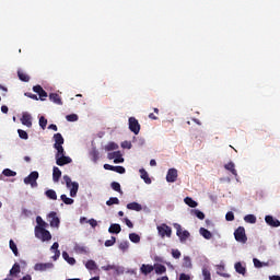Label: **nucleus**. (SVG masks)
Here are the masks:
<instances>
[{
  "mask_svg": "<svg viewBox=\"0 0 280 280\" xmlns=\"http://www.w3.org/2000/svg\"><path fill=\"white\" fill-rule=\"evenodd\" d=\"M33 91L34 93H37L39 97L36 94H32L30 92H26L24 95L26 97H30V100H35L36 102H38V100H40L42 102H45V100H47V92L43 89V86L34 85Z\"/></svg>",
  "mask_w": 280,
  "mask_h": 280,
  "instance_id": "1",
  "label": "nucleus"
},
{
  "mask_svg": "<svg viewBox=\"0 0 280 280\" xmlns=\"http://www.w3.org/2000/svg\"><path fill=\"white\" fill-rule=\"evenodd\" d=\"M54 148H55V150H57V153H56L55 158L65 155V148L62 147V144L54 147Z\"/></svg>",
  "mask_w": 280,
  "mask_h": 280,
  "instance_id": "42",
  "label": "nucleus"
},
{
  "mask_svg": "<svg viewBox=\"0 0 280 280\" xmlns=\"http://www.w3.org/2000/svg\"><path fill=\"white\" fill-rule=\"evenodd\" d=\"M224 168L228 170V172H231V174H233V176H237V170H235V163L230 162L224 165Z\"/></svg>",
  "mask_w": 280,
  "mask_h": 280,
  "instance_id": "26",
  "label": "nucleus"
},
{
  "mask_svg": "<svg viewBox=\"0 0 280 280\" xmlns=\"http://www.w3.org/2000/svg\"><path fill=\"white\" fill-rule=\"evenodd\" d=\"M62 257H63L65 261H67L68 264H70V266H75V258L70 257V256H69V253L62 252Z\"/></svg>",
  "mask_w": 280,
  "mask_h": 280,
  "instance_id": "27",
  "label": "nucleus"
},
{
  "mask_svg": "<svg viewBox=\"0 0 280 280\" xmlns=\"http://www.w3.org/2000/svg\"><path fill=\"white\" fill-rule=\"evenodd\" d=\"M139 172H140V177L143 178L144 183L147 185H151L152 184V179L148 175V171H145L144 168H141Z\"/></svg>",
  "mask_w": 280,
  "mask_h": 280,
  "instance_id": "22",
  "label": "nucleus"
},
{
  "mask_svg": "<svg viewBox=\"0 0 280 280\" xmlns=\"http://www.w3.org/2000/svg\"><path fill=\"white\" fill-rule=\"evenodd\" d=\"M74 252L78 255H88L89 254V248L84 245L75 244L74 245Z\"/></svg>",
  "mask_w": 280,
  "mask_h": 280,
  "instance_id": "16",
  "label": "nucleus"
},
{
  "mask_svg": "<svg viewBox=\"0 0 280 280\" xmlns=\"http://www.w3.org/2000/svg\"><path fill=\"white\" fill-rule=\"evenodd\" d=\"M51 268H54V264L51 262H45V264L39 262L35 265L34 270L39 272H45V270H49Z\"/></svg>",
  "mask_w": 280,
  "mask_h": 280,
  "instance_id": "14",
  "label": "nucleus"
},
{
  "mask_svg": "<svg viewBox=\"0 0 280 280\" xmlns=\"http://www.w3.org/2000/svg\"><path fill=\"white\" fill-rule=\"evenodd\" d=\"M21 124L26 128H32V114L24 112L22 114Z\"/></svg>",
  "mask_w": 280,
  "mask_h": 280,
  "instance_id": "13",
  "label": "nucleus"
},
{
  "mask_svg": "<svg viewBox=\"0 0 280 280\" xmlns=\"http://www.w3.org/2000/svg\"><path fill=\"white\" fill-rule=\"evenodd\" d=\"M88 270H97V264L94 260H88L85 264Z\"/></svg>",
  "mask_w": 280,
  "mask_h": 280,
  "instance_id": "39",
  "label": "nucleus"
},
{
  "mask_svg": "<svg viewBox=\"0 0 280 280\" xmlns=\"http://www.w3.org/2000/svg\"><path fill=\"white\" fill-rule=\"evenodd\" d=\"M118 248L122 253H126V250H128V248H130V243L128 241H122L119 243Z\"/></svg>",
  "mask_w": 280,
  "mask_h": 280,
  "instance_id": "34",
  "label": "nucleus"
},
{
  "mask_svg": "<svg viewBox=\"0 0 280 280\" xmlns=\"http://www.w3.org/2000/svg\"><path fill=\"white\" fill-rule=\"evenodd\" d=\"M185 205H187L188 207H191V209H196V207H198V202H196V200H192L191 197H186L184 199Z\"/></svg>",
  "mask_w": 280,
  "mask_h": 280,
  "instance_id": "29",
  "label": "nucleus"
},
{
  "mask_svg": "<svg viewBox=\"0 0 280 280\" xmlns=\"http://www.w3.org/2000/svg\"><path fill=\"white\" fill-rule=\"evenodd\" d=\"M117 242V238L115 236H112L110 240L105 241V246L108 248L110 246H115V243Z\"/></svg>",
  "mask_w": 280,
  "mask_h": 280,
  "instance_id": "50",
  "label": "nucleus"
},
{
  "mask_svg": "<svg viewBox=\"0 0 280 280\" xmlns=\"http://www.w3.org/2000/svg\"><path fill=\"white\" fill-rule=\"evenodd\" d=\"M61 176H62V171H60V168H58L57 166H54V168H52L54 183H58V180H60Z\"/></svg>",
  "mask_w": 280,
  "mask_h": 280,
  "instance_id": "18",
  "label": "nucleus"
},
{
  "mask_svg": "<svg viewBox=\"0 0 280 280\" xmlns=\"http://www.w3.org/2000/svg\"><path fill=\"white\" fill-rule=\"evenodd\" d=\"M22 215H24V218H30V215H32V210H27L24 208L22 210Z\"/></svg>",
  "mask_w": 280,
  "mask_h": 280,
  "instance_id": "58",
  "label": "nucleus"
},
{
  "mask_svg": "<svg viewBox=\"0 0 280 280\" xmlns=\"http://www.w3.org/2000/svg\"><path fill=\"white\" fill-rule=\"evenodd\" d=\"M36 222H37V226H35V228H42V229H45V226H47V223L43 220V218H40V217H37L36 218Z\"/></svg>",
  "mask_w": 280,
  "mask_h": 280,
  "instance_id": "51",
  "label": "nucleus"
},
{
  "mask_svg": "<svg viewBox=\"0 0 280 280\" xmlns=\"http://www.w3.org/2000/svg\"><path fill=\"white\" fill-rule=\"evenodd\" d=\"M88 222L90 223L92 229H95V226H97V221L95 219H90Z\"/></svg>",
  "mask_w": 280,
  "mask_h": 280,
  "instance_id": "63",
  "label": "nucleus"
},
{
  "mask_svg": "<svg viewBox=\"0 0 280 280\" xmlns=\"http://www.w3.org/2000/svg\"><path fill=\"white\" fill-rule=\"evenodd\" d=\"M191 278L189 277V275L186 273H180L179 275V280H190Z\"/></svg>",
  "mask_w": 280,
  "mask_h": 280,
  "instance_id": "64",
  "label": "nucleus"
},
{
  "mask_svg": "<svg viewBox=\"0 0 280 280\" xmlns=\"http://www.w3.org/2000/svg\"><path fill=\"white\" fill-rule=\"evenodd\" d=\"M244 220L247 224H255L257 222V217H255V214H247L244 217Z\"/></svg>",
  "mask_w": 280,
  "mask_h": 280,
  "instance_id": "33",
  "label": "nucleus"
},
{
  "mask_svg": "<svg viewBox=\"0 0 280 280\" xmlns=\"http://www.w3.org/2000/svg\"><path fill=\"white\" fill-rule=\"evenodd\" d=\"M178 178V171L176 168H170L166 174L167 183H176Z\"/></svg>",
  "mask_w": 280,
  "mask_h": 280,
  "instance_id": "11",
  "label": "nucleus"
},
{
  "mask_svg": "<svg viewBox=\"0 0 280 280\" xmlns=\"http://www.w3.org/2000/svg\"><path fill=\"white\" fill-rule=\"evenodd\" d=\"M113 172H117V174H126V168L124 166H114Z\"/></svg>",
  "mask_w": 280,
  "mask_h": 280,
  "instance_id": "53",
  "label": "nucleus"
},
{
  "mask_svg": "<svg viewBox=\"0 0 280 280\" xmlns=\"http://www.w3.org/2000/svg\"><path fill=\"white\" fill-rule=\"evenodd\" d=\"M47 220L52 229H58L60 226V219L55 211L47 215Z\"/></svg>",
  "mask_w": 280,
  "mask_h": 280,
  "instance_id": "9",
  "label": "nucleus"
},
{
  "mask_svg": "<svg viewBox=\"0 0 280 280\" xmlns=\"http://www.w3.org/2000/svg\"><path fill=\"white\" fill-rule=\"evenodd\" d=\"M234 268L238 275H243V277L246 276V267L242 265V262H236Z\"/></svg>",
  "mask_w": 280,
  "mask_h": 280,
  "instance_id": "23",
  "label": "nucleus"
},
{
  "mask_svg": "<svg viewBox=\"0 0 280 280\" xmlns=\"http://www.w3.org/2000/svg\"><path fill=\"white\" fill-rule=\"evenodd\" d=\"M119 149V144L115 143V142H109L106 147L105 150L107 152H113V150H118Z\"/></svg>",
  "mask_w": 280,
  "mask_h": 280,
  "instance_id": "40",
  "label": "nucleus"
},
{
  "mask_svg": "<svg viewBox=\"0 0 280 280\" xmlns=\"http://www.w3.org/2000/svg\"><path fill=\"white\" fill-rule=\"evenodd\" d=\"M18 133H19L20 139H24V140L30 139V136L27 135V131H25L23 129H19Z\"/></svg>",
  "mask_w": 280,
  "mask_h": 280,
  "instance_id": "48",
  "label": "nucleus"
},
{
  "mask_svg": "<svg viewBox=\"0 0 280 280\" xmlns=\"http://www.w3.org/2000/svg\"><path fill=\"white\" fill-rule=\"evenodd\" d=\"M124 220H125V223L128 226V229H133L135 228V224H132V221H130V219L125 218Z\"/></svg>",
  "mask_w": 280,
  "mask_h": 280,
  "instance_id": "59",
  "label": "nucleus"
},
{
  "mask_svg": "<svg viewBox=\"0 0 280 280\" xmlns=\"http://www.w3.org/2000/svg\"><path fill=\"white\" fill-rule=\"evenodd\" d=\"M108 233H115L118 235V233H121V225L118 223H113L108 229Z\"/></svg>",
  "mask_w": 280,
  "mask_h": 280,
  "instance_id": "24",
  "label": "nucleus"
},
{
  "mask_svg": "<svg viewBox=\"0 0 280 280\" xmlns=\"http://www.w3.org/2000/svg\"><path fill=\"white\" fill-rule=\"evenodd\" d=\"M129 130L133 132V135H139V132H141V125L137 118L129 117Z\"/></svg>",
  "mask_w": 280,
  "mask_h": 280,
  "instance_id": "8",
  "label": "nucleus"
},
{
  "mask_svg": "<svg viewBox=\"0 0 280 280\" xmlns=\"http://www.w3.org/2000/svg\"><path fill=\"white\" fill-rule=\"evenodd\" d=\"M39 126L43 130H45V128H47V119L45 118V116H40Z\"/></svg>",
  "mask_w": 280,
  "mask_h": 280,
  "instance_id": "52",
  "label": "nucleus"
},
{
  "mask_svg": "<svg viewBox=\"0 0 280 280\" xmlns=\"http://www.w3.org/2000/svg\"><path fill=\"white\" fill-rule=\"evenodd\" d=\"M127 209L129 211H142L143 207L139 202L133 201L127 205Z\"/></svg>",
  "mask_w": 280,
  "mask_h": 280,
  "instance_id": "19",
  "label": "nucleus"
},
{
  "mask_svg": "<svg viewBox=\"0 0 280 280\" xmlns=\"http://www.w3.org/2000/svg\"><path fill=\"white\" fill-rule=\"evenodd\" d=\"M49 100H50V102H54V104H58L59 106H62V98H60L59 94L50 93Z\"/></svg>",
  "mask_w": 280,
  "mask_h": 280,
  "instance_id": "21",
  "label": "nucleus"
},
{
  "mask_svg": "<svg viewBox=\"0 0 280 280\" xmlns=\"http://www.w3.org/2000/svg\"><path fill=\"white\" fill-rule=\"evenodd\" d=\"M121 148H127V150H130V148H132V143H130L129 141H125L121 143Z\"/></svg>",
  "mask_w": 280,
  "mask_h": 280,
  "instance_id": "62",
  "label": "nucleus"
},
{
  "mask_svg": "<svg viewBox=\"0 0 280 280\" xmlns=\"http://www.w3.org/2000/svg\"><path fill=\"white\" fill-rule=\"evenodd\" d=\"M183 267L184 268H192L191 258L189 256L184 257Z\"/></svg>",
  "mask_w": 280,
  "mask_h": 280,
  "instance_id": "43",
  "label": "nucleus"
},
{
  "mask_svg": "<svg viewBox=\"0 0 280 280\" xmlns=\"http://www.w3.org/2000/svg\"><path fill=\"white\" fill-rule=\"evenodd\" d=\"M38 176L37 171L31 172V174L24 178V185H31L33 188L38 187Z\"/></svg>",
  "mask_w": 280,
  "mask_h": 280,
  "instance_id": "6",
  "label": "nucleus"
},
{
  "mask_svg": "<svg viewBox=\"0 0 280 280\" xmlns=\"http://www.w3.org/2000/svg\"><path fill=\"white\" fill-rule=\"evenodd\" d=\"M63 180L66 183V187L70 189L71 198H75V196H78V189H80V184H78V182H71V177H69V175H65Z\"/></svg>",
  "mask_w": 280,
  "mask_h": 280,
  "instance_id": "2",
  "label": "nucleus"
},
{
  "mask_svg": "<svg viewBox=\"0 0 280 280\" xmlns=\"http://www.w3.org/2000/svg\"><path fill=\"white\" fill-rule=\"evenodd\" d=\"M160 237H172V229L166 223H162L156 228Z\"/></svg>",
  "mask_w": 280,
  "mask_h": 280,
  "instance_id": "7",
  "label": "nucleus"
},
{
  "mask_svg": "<svg viewBox=\"0 0 280 280\" xmlns=\"http://www.w3.org/2000/svg\"><path fill=\"white\" fill-rule=\"evenodd\" d=\"M60 247V245L58 244V242H55L52 244V246L50 247V250H52V253H56V250H60L58 249Z\"/></svg>",
  "mask_w": 280,
  "mask_h": 280,
  "instance_id": "60",
  "label": "nucleus"
},
{
  "mask_svg": "<svg viewBox=\"0 0 280 280\" xmlns=\"http://www.w3.org/2000/svg\"><path fill=\"white\" fill-rule=\"evenodd\" d=\"M225 220L228 221V222H233V220H235V214L233 213V212H228L226 214H225Z\"/></svg>",
  "mask_w": 280,
  "mask_h": 280,
  "instance_id": "56",
  "label": "nucleus"
},
{
  "mask_svg": "<svg viewBox=\"0 0 280 280\" xmlns=\"http://www.w3.org/2000/svg\"><path fill=\"white\" fill-rule=\"evenodd\" d=\"M199 233L205 240H211L213 237V234L205 228H200Z\"/></svg>",
  "mask_w": 280,
  "mask_h": 280,
  "instance_id": "25",
  "label": "nucleus"
},
{
  "mask_svg": "<svg viewBox=\"0 0 280 280\" xmlns=\"http://www.w3.org/2000/svg\"><path fill=\"white\" fill-rule=\"evenodd\" d=\"M173 226L176 230V235H177V237H179V242L183 243V242H187V240H189V237L191 235L189 233V231H187V230L183 231V226L178 223H174Z\"/></svg>",
  "mask_w": 280,
  "mask_h": 280,
  "instance_id": "4",
  "label": "nucleus"
},
{
  "mask_svg": "<svg viewBox=\"0 0 280 280\" xmlns=\"http://www.w3.org/2000/svg\"><path fill=\"white\" fill-rule=\"evenodd\" d=\"M153 271H154V266H152V265H145V264H143V265L140 267V272H141L142 275L148 276V275H150V273L153 272Z\"/></svg>",
  "mask_w": 280,
  "mask_h": 280,
  "instance_id": "17",
  "label": "nucleus"
},
{
  "mask_svg": "<svg viewBox=\"0 0 280 280\" xmlns=\"http://www.w3.org/2000/svg\"><path fill=\"white\" fill-rule=\"evenodd\" d=\"M67 121H78V115L77 114H70L66 116Z\"/></svg>",
  "mask_w": 280,
  "mask_h": 280,
  "instance_id": "54",
  "label": "nucleus"
},
{
  "mask_svg": "<svg viewBox=\"0 0 280 280\" xmlns=\"http://www.w3.org/2000/svg\"><path fill=\"white\" fill-rule=\"evenodd\" d=\"M172 257H174V259H180V250L173 249L172 250Z\"/></svg>",
  "mask_w": 280,
  "mask_h": 280,
  "instance_id": "57",
  "label": "nucleus"
},
{
  "mask_svg": "<svg viewBox=\"0 0 280 280\" xmlns=\"http://www.w3.org/2000/svg\"><path fill=\"white\" fill-rule=\"evenodd\" d=\"M129 240L133 244H139L141 242V236H139V234H137V233H131V234H129Z\"/></svg>",
  "mask_w": 280,
  "mask_h": 280,
  "instance_id": "35",
  "label": "nucleus"
},
{
  "mask_svg": "<svg viewBox=\"0 0 280 280\" xmlns=\"http://www.w3.org/2000/svg\"><path fill=\"white\" fill-rule=\"evenodd\" d=\"M192 215H196L198 220H205V213L200 210H192Z\"/></svg>",
  "mask_w": 280,
  "mask_h": 280,
  "instance_id": "49",
  "label": "nucleus"
},
{
  "mask_svg": "<svg viewBox=\"0 0 280 280\" xmlns=\"http://www.w3.org/2000/svg\"><path fill=\"white\" fill-rule=\"evenodd\" d=\"M35 237L42 240V242H49L51 240V233L45 228H35Z\"/></svg>",
  "mask_w": 280,
  "mask_h": 280,
  "instance_id": "3",
  "label": "nucleus"
},
{
  "mask_svg": "<svg viewBox=\"0 0 280 280\" xmlns=\"http://www.w3.org/2000/svg\"><path fill=\"white\" fill-rule=\"evenodd\" d=\"M265 222L269 225V226H273L275 229L280 226V221L278 219L272 218V215H266L265 217Z\"/></svg>",
  "mask_w": 280,
  "mask_h": 280,
  "instance_id": "15",
  "label": "nucleus"
},
{
  "mask_svg": "<svg viewBox=\"0 0 280 280\" xmlns=\"http://www.w3.org/2000/svg\"><path fill=\"white\" fill-rule=\"evenodd\" d=\"M202 277L203 280H211V271H209L206 267L202 268Z\"/></svg>",
  "mask_w": 280,
  "mask_h": 280,
  "instance_id": "45",
  "label": "nucleus"
},
{
  "mask_svg": "<svg viewBox=\"0 0 280 280\" xmlns=\"http://www.w3.org/2000/svg\"><path fill=\"white\" fill-rule=\"evenodd\" d=\"M107 159H109V161H113L114 159V163H124V156L121 155V151H114L108 153Z\"/></svg>",
  "mask_w": 280,
  "mask_h": 280,
  "instance_id": "10",
  "label": "nucleus"
},
{
  "mask_svg": "<svg viewBox=\"0 0 280 280\" xmlns=\"http://www.w3.org/2000/svg\"><path fill=\"white\" fill-rule=\"evenodd\" d=\"M234 237L236 242H240L241 244H246V242H248V237L246 236V229H244V226H238L234 231Z\"/></svg>",
  "mask_w": 280,
  "mask_h": 280,
  "instance_id": "5",
  "label": "nucleus"
},
{
  "mask_svg": "<svg viewBox=\"0 0 280 280\" xmlns=\"http://www.w3.org/2000/svg\"><path fill=\"white\" fill-rule=\"evenodd\" d=\"M21 272V265H19L18 262H15L13 265V267L10 270V276L14 277V275H19Z\"/></svg>",
  "mask_w": 280,
  "mask_h": 280,
  "instance_id": "32",
  "label": "nucleus"
},
{
  "mask_svg": "<svg viewBox=\"0 0 280 280\" xmlns=\"http://www.w3.org/2000/svg\"><path fill=\"white\" fill-rule=\"evenodd\" d=\"M107 207H112V205H119V198L112 197L106 201Z\"/></svg>",
  "mask_w": 280,
  "mask_h": 280,
  "instance_id": "47",
  "label": "nucleus"
},
{
  "mask_svg": "<svg viewBox=\"0 0 280 280\" xmlns=\"http://www.w3.org/2000/svg\"><path fill=\"white\" fill-rule=\"evenodd\" d=\"M45 196L49 198V200H58V195L56 194V190L48 189L45 191Z\"/></svg>",
  "mask_w": 280,
  "mask_h": 280,
  "instance_id": "31",
  "label": "nucleus"
},
{
  "mask_svg": "<svg viewBox=\"0 0 280 280\" xmlns=\"http://www.w3.org/2000/svg\"><path fill=\"white\" fill-rule=\"evenodd\" d=\"M9 246L12 253L15 255V257H19V248L16 247V243H14L13 240H10Z\"/></svg>",
  "mask_w": 280,
  "mask_h": 280,
  "instance_id": "37",
  "label": "nucleus"
},
{
  "mask_svg": "<svg viewBox=\"0 0 280 280\" xmlns=\"http://www.w3.org/2000/svg\"><path fill=\"white\" fill-rule=\"evenodd\" d=\"M2 174L3 176H7V177H12V176H16V172L10 170V168H4L2 171Z\"/></svg>",
  "mask_w": 280,
  "mask_h": 280,
  "instance_id": "44",
  "label": "nucleus"
},
{
  "mask_svg": "<svg viewBox=\"0 0 280 280\" xmlns=\"http://www.w3.org/2000/svg\"><path fill=\"white\" fill-rule=\"evenodd\" d=\"M54 140H55L54 148L65 144V138L62 137V133H55L54 135Z\"/></svg>",
  "mask_w": 280,
  "mask_h": 280,
  "instance_id": "20",
  "label": "nucleus"
},
{
  "mask_svg": "<svg viewBox=\"0 0 280 280\" xmlns=\"http://www.w3.org/2000/svg\"><path fill=\"white\" fill-rule=\"evenodd\" d=\"M90 156H91L93 163H96L97 161H100V151L93 149V150L90 152Z\"/></svg>",
  "mask_w": 280,
  "mask_h": 280,
  "instance_id": "36",
  "label": "nucleus"
},
{
  "mask_svg": "<svg viewBox=\"0 0 280 280\" xmlns=\"http://www.w3.org/2000/svg\"><path fill=\"white\" fill-rule=\"evenodd\" d=\"M112 189H114V191H118V194H124V191H121V185L117 182H113L110 184Z\"/></svg>",
  "mask_w": 280,
  "mask_h": 280,
  "instance_id": "41",
  "label": "nucleus"
},
{
  "mask_svg": "<svg viewBox=\"0 0 280 280\" xmlns=\"http://www.w3.org/2000/svg\"><path fill=\"white\" fill-rule=\"evenodd\" d=\"M60 198L65 205H73L74 202V200L67 197V195H61Z\"/></svg>",
  "mask_w": 280,
  "mask_h": 280,
  "instance_id": "46",
  "label": "nucleus"
},
{
  "mask_svg": "<svg viewBox=\"0 0 280 280\" xmlns=\"http://www.w3.org/2000/svg\"><path fill=\"white\" fill-rule=\"evenodd\" d=\"M156 275H164V272H167V268L165 265H158L154 268Z\"/></svg>",
  "mask_w": 280,
  "mask_h": 280,
  "instance_id": "38",
  "label": "nucleus"
},
{
  "mask_svg": "<svg viewBox=\"0 0 280 280\" xmlns=\"http://www.w3.org/2000/svg\"><path fill=\"white\" fill-rule=\"evenodd\" d=\"M56 159V164L59 165V167H62L63 165H69V163H72L73 160H71L70 156L66 155H59Z\"/></svg>",
  "mask_w": 280,
  "mask_h": 280,
  "instance_id": "12",
  "label": "nucleus"
},
{
  "mask_svg": "<svg viewBox=\"0 0 280 280\" xmlns=\"http://www.w3.org/2000/svg\"><path fill=\"white\" fill-rule=\"evenodd\" d=\"M102 270H105L106 272H108L109 270H117V266L115 265H106L102 267Z\"/></svg>",
  "mask_w": 280,
  "mask_h": 280,
  "instance_id": "55",
  "label": "nucleus"
},
{
  "mask_svg": "<svg viewBox=\"0 0 280 280\" xmlns=\"http://www.w3.org/2000/svg\"><path fill=\"white\" fill-rule=\"evenodd\" d=\"M253 261H254L255 268H261V266H264V265L259 261V259H257V258H254Z\"/></svg>",
  "mask_w": 280,
  "mask_h": 280,
  "instance_id": "61",
  "label": "nucleus"
},
{
  "mask_svg": "<svg viewBox=\"0 0 280 280\" xmlns=\"http://www.w3.org/2000/svg\"><path fill=\"white\" fill-rule=\"evenodd\" d=\"M18 78L22 82H30V75H27V73H25L23 70L18 71Z\"/></svg>",
  "mask_w": 280,
  "mask_h": 280,
  "instance_id": "30",
  "label": "nucleus"
},
{
  "mask_svg": "<svg viewBox=\"0 0 280 280\" xmlns=\"http://www.w3.org/2000/svg\"><path fill=\"white\" fill-rule=\"evenodd\" d=\"M217 275H220V277H224L225 279H229L231 277V275L224 273V265L217 266Z\"/></svg>",
  "mask_w": 280,
  "mask_h": 280,
  "instance_id": "28",
  "label": "nucleus"
}]
</instances>
